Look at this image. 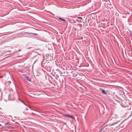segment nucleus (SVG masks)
Returning <instances> with one entry per match:
<instances>
[{
  "instance_id": "f257e3e1",
  "label": "nucleus",
  "mask_w": 132,
  "mask_h": 132,
  "mask_svg": "<svg viewBox=\"0 0 132 132\" xmlns=\"http://www.w3.org/2000/svg\"><path fill=\"white\" fill-rule=\"evenodd\" d=\"M64 116L66 117L69 118H71L72 119H74L75 118L72 115L67 114H65L64 115Z\"/></svg>"
},
{
  "instance_id": "f03ea898",
  "label": "nucleus",
  "mask_w": 132,
  "mask_h": 132,
  "mask_svg": "<svg viewBox=\"0 0 132 132\" xmlns=\"http://www.w3.org/2000/svg\"><path fill=\"white\" fill-rule=\"evenodd\" d=\"M100 90L105 95L107 94V93L105 92V90H103V89L100 88Z\"/></svg>"
},
{
  "instance_id": "7ed1b4c3",
  "label": "nucleus",
  "mask_w": 132,
  "mask_h": 132,
  "mask_svg": "<svg viewBox=\"0 0 132 132\" xmlns=\"http://www.w3.org/2000/svg\"><path fill=\"white\" fill-rule=\"evenodd\" d=\"M17 102L18 103H23L24 104H25L23 102V101H22L21 100H20L19 98L18 100L17 101Z\"/></svg>"
},
{
  "instance_id": "20e7f679",
  "label": "nucleus",
  "mask_w": 132,
  "mask_h": 132,
  "mask_svg": "<svg viewBox=\"0 0 132 132\" xmlns=\"http://www.w3.org/2000/svg\"><path fill=\"white\" fill-rule=\"evenodd\" d=\"M25 78L28 81L31 82V80L30 79L29 77L28 76H25Z\"/></svg>"
},
{
  "instance_id": "39448f33",
  "label": "nucleus",
  "mask_w": 132,
  "mask_h": 132,
  "mask_svg": "<svg viewBox=\"0 0 132 132\" xmlns=\"http://www.w3.org/2000/svg\"><path fill=\"white\" fill-rule=\"evenodd\" d=\"M25 33H27L28 34H32L33 35H38V34H36V33H28V32H25Z\"/></svg>"
},
{
  "instance_id": "423d86ee",
  "label": "nucleus",
  "mask_w": 132,
  "mask_h": 132,
  "mask_svg": "<svg viewBox=\"0 0 132 132\" xmlns=\"http://www.w3.org/2000/svg\"><path fill=\"white\" fill-rule=\"evenodd\" d=\"M59 19L62 21H66V20H65L64 19H63L62 18H59Z\"/></svg>"
},
{
  "instance_id": "0eeeda50",
  "label": "nucleus",
  "mask_w": 132,
  "mask_h": 132,
  "mask_svg": "<svg viewBox=\"0 0 132 132\" xmlns=\"http://www.w3.org/2000/svg\"><path fill=\"white\" fill-rule=\"evenodd\" d=\"M109 130V129L106 128L105 130H104L103 132H108Z\"/></svg>"
},
{
  "instance_id": "6e6552de",
  "label": "nucleus",
  "mask_w": 132,
  "mask_h": 132,
  "mask_svg": "<svg viewBox=\"0 0 132 132\" xmlns=\"http://www.w3.org/2000/svg\"><path fill=\"white\" fill-rule=\"evenodd\" d=\"M22 55V53H21L20 55H19L17 53V57H20Z\"/></svg>"
},
{
  "instance_id": "1a4fd4ad",
  "label": "nucleus",
  "mask_w": 132,
  "mask_h": 132,
  "mask_svg": "<svg viewBox=\"0 0 132 132\" xmlns=\"http://www.w3.org/2000/svg\"><path fill=\"white\" fill-rule=\"evenodd\" d=\"M7 127L8 129H10V130L12 129V128L10 126H8Z\"/></svg>"
},
{
  "instance_id": "9d476101",
  "label": "nucleus",
  "mask_w": 132,
  "mask_h": 132,
  "mask_svg": "<svg viewBox=\"0 0 132 132\" xmlns=\"http://www.w3.org/2000/svg\"><path fill=\"white\" fill-rule=\"evenodd\" d=\"M11 83V82L10 81H9L8 82L6 83V84H7L9 85V84Z\"/></svg>"
},
{
  "instance_id": "9b49d317",
  "label": "nucleus",
  "mask_w": 132,
  "mask_h": 132,
  "mask_svg": "<svg viewBox=\"0 0 132 132\" xmlns=\"http://www.w3.org/2000/svg\"><path fill=\"white\" fill-rule=\"evenodd\" d=\"M77 18H78V19H82V17H78Z\"/></svg>"
},
{
  "instance_id": "f8f14e48",
  "label": "nucleus",
  "mask_w": 132,
  "mask_h": 132,
  "mask_svg": "<svg viewBox=\"0 0 132 132\" xmlns=\"http://www.w3.org/2000/svg\"><path fill=\"white\" fill-rule=\"evenodd\" d=\"M130 35L132 36V31L130 33Z\"/></svg>"
},
{
  "instance_id": "ddd939ff",
  "label": "nucleus",
  "mask_w": 132,
  "mask_h": 132,
  "mask_svg": "<svg viewBox=\"0 0 132 132\" xmlns=\"http://www.w3.org/2000/svg\"><path fill=\"white\" fill-rule=\"evenodd\" d=\"M102 130V129H101L99 132H101V131Z\"/></svg>"
},
{
  "instance_id": "4468645a",
  "label": "nucleus",
  "mask_w": 132,
  "mask_h": 132,
  "mask_svg": "<svg viewBox=\"0 0 132 132\" xmlns=\"http://www.w3.org/2000/svg\"><path fill=\"white\" fill-rule=\"evenodd\" d=\"M21 51V50H19V51Z\"/></svg>"
},
{
  "instance_id": "2eb2a0df",
  "label": "nucleus",
  "mask_w": 132,
  "mask_h": 132,
  "mask_svg": "<svg viewBox=\"0 0 132 132\" xmlns=\"http://www.w3.org/2000/svg\"><path fill=\"white\" fill-rule=\"evenodd\" d=\"M0 126H1V125L0 124Z\"/></svg>"
}]
</instances>
